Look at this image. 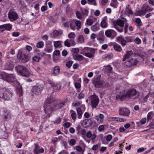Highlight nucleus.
<instances>
[{
  "instance_id": "f257e3e1",
  "label": "nucleus",
  "mask_w": 154,
  "mask_h": 154,
  "mask_svg": "<svg viewBox=\"0 0 154 154\" xmlns=\"http://www.w3.org/2000/svg\"><path fill=\"white\" fill-rule=\"evenodd\" d=\"M32 50L31 46L26 45L25 49H20L18 52V55L20 59L23 62H26L29 60L28 55L29 52Z\"/></svg>"
},
{
  "instance_id": "f03ea898",
  "label": "nucleus",
  "mask_w": 154,
  "mask_h": 154,
  "mask_svg": "<svg viewBox=\"0 0 154 154\" xmlns=\"http://www.w3.org/2000/svg\"><path fill=\"white\" fill-rule=\"evenodd\" d=\"M138 92L134 89L132 88L127 91L124 94L118 95L116 96L117 100H123L125 99H130L137 94Z\"/></svg>"
},
{
  "instance_id": "7ed1b4c3",
  "label": "nucleus",
  "mask_w": 154,
  "mask_h": 154,
  "mask_svg": "<svg viewBox=\"0 0 154 154\" xmlns=\"http://www.w3.org/2000/svg\"><path fill=\"white\" fill-rule=\"evenodd\" d=\"M57 103V100L52 96L48 98L45 101L44 106V110L45 112L50 110L54 104Z\"/></svg>"
},
{
  "instance_id": "20e7f679",
  "label": "nucleus",
  "mask_w": 154,
  "mask_h": 154,
  "mask_svg": "<svg viewBox=\"0 0 154 154\" xmlns=\"http://www.w3.org/2000/svg\"><path fill=\"white\" fill-rule=\"evenodd\" d=\"M12 95L11 92L5 88H0V98L4 100L8 101L11 99Z\"/></svg>"
},
{
  "instance_id": "39448f33",
  "label": "nucleus",
  "mask_w": 154,
  "mask_h": 154,
  "mask_svg": "<svg viewBox=\"0 0 154 154\" xmlns=\"http://www.w3.org/2000/svg\"><path fill=\"white\" fill-rule=\"evenodd\" d=\"M0 79L10 82H15L16 80L13 74H9L1 71H0Z\"/></svg>"
},
{
  "instance_id": "423d86ee",
  "label": "nucleus",
  "mask_w": 154,
  "mask_h": 154,
  "mask_svg": "<svg viewBox=\"0 0 154 154\" xmlns=\"http://www.w3.org/2000/svg\"><path fill=\"white\" fill-rule=\"evenodd\" d=\"M43 89V86L41 85H37L34 86L32 89V91L33 93L32 95H33V94L36 95H39L41 94Z\"/></svg>"
},
{
  "instance_id": "0eeeda50",
  "label": "nucleus",
  "mask_w": 154,
  "mask_h": 154,
  "mask_svg": "<svg viewBox=\"0 0 154 154\" xmlns=\"http://www.w3.org/2000/svg\"><path fill=\"white\" fill-rule=\"evenodd\" d=\"M99 101L98 96L94 94L91 96V106L94 108H96Z\"/></svg>"
},
{
  "instance_id": "6e6552de",
  "label": "nucleus",
  "mask_w": 154,
  "mask_h": 154,
  "mask_svg": "<svg viewBox=\"0 0 154 154\" xmlns=\"http://www.w3.org/2000/svg\"><path fill=\"white\" fill-rule=\"evenodd\" d=\"M103 83V80H100V77L99 76L94 78L92 80V83L96 88L100 87Z\"/></svg>"
},
{
  "instance_id": "1a4fd4ad",
  "label": "nucleus",
  "mask_w": 154,
  "mask_h": 154,
  "mask_svg": "<svg viewBox=\"0 0 154 154\" xmlns=\"http://www.w3.org/2000/svg\"><path fill=\"white\" fill-rule=\"evenodd\" d=\"M119 113L121 116H128L130 114L129 109L126 107H122L119 109Z\"/></svg>"
},
{
  "instance_id": "9d476101",
  "label": "nucleus",
  "mask_w": 154,
  "mask_h": 154,
  "mask_svg": "<svg viewBox=\"0 0 154 154\" xmlns=\"http://www.w3.org/2000/svg\"><path fill=\"white\" fill-rule=\"evenodd\" d=\"M9 18L11 21H14L16 20L18 18L17 13L15 11H10L8 13Z\"/></svg>"
},
{
  "instance_id": "9b49d317",
  "label": "nucleus",
  "mask_w": 154,
  "mask_h": 154,
  "mask_svg": "<svg viewBox=\"0 0 154 154\" xmlns=\"http://www.w3.org/2000/svg\"><path fill=\"white\" fill-rule=\"evenodd\" d=\"M4 67V69L6 70H12L14 67L13 61L11 60L8 61L5 64Z\"/></svg>"
},
{
  "instance_id": "f8f14e48",
  "label": "nucleus",
  "mask_w": 154,
  "mask_h": 154,
  "mask_svg": "<svg viewBox=\"0 0 154 154\" xmlns=\"http://www.w3.org/2000/svg\"><path fill=\"white\" fill-rule=\"evenodd\" d=\"M93 124V122L91 119H87L84 120L82 123V126L84 128L91 126Z\"/></svg>"
},
{
  "instance_id": "ddd939ff",
  "label": "nucleus",
  "mask_w": 154,
  "mask_h": 154,
  "mask_svg": "<svg viewBox=\"0 0 154 154\" xmlns=\"http://www.w3.org/2000/svg\"><path fill=\"white\" fill-rule=\"evenodd\" d=\"M48 83L52 87H54L56 90L60 89L61 87V84L60 83L54 82L51 80H48Z\"/></svg>"
},
{
  "instance_id": "4468645a",
  "label": "nucleus",
  "mask_w": 154,
  "mask_h": 154,
  "mask_svg": "<svg viewBox=\"0 0 154 154\" xmlns=\"http://www.w3.org/2000/svg\"><path fill=\"white\" fill-rule=\"evenodd\" d=\"M12 29V25L8 23L0 25V29H3L0 30L1 32H3L5 30L9 31Z\"/></svg>"
},
{
  "instance_id": "2eb2a0df",
  "label": "nucleus",
  "mask_w": 154,
  "mask_h": 154,
  "mask_svg": "<svg viewBox=\"0 0 154 154\" xmlns=\"http://www.w3.org/2000/svg\"><path fill=\"white\" fill-rule=\"evenodd\" d=\"M2 116L5 120L7 121L11 118L12 115L8 111L5 109L3 111Z\"/></svg>"
},
{
  "instance_id": "dca6fc26",
  "label": "nucleus",
  "mask_w": 154,
  "mask_h": 154,
  "mask_svg": "<svg viewBox=\"0 0 154 154\" xmlns=\"http://www.w3.org/2000/svg\"><path fill=\"white\" fill-rule=\"evenodd\" d=\"M126 21L127 20L125 18L122 17L121 19L117 20L116 23H114V24H115L116 26L118 25L121 27H123L125 22H126Z\"/></svg>"
},
{
  "instance_id": "f3484780",
  "label": "nucleus",
  "mask_w": 154,
  "mask_h": 154,
  "mask_svg": "<svg viewBox=\"0 0 154 154\" xmlns=\"http://www.w3.org/2000/svg\"><path fill=\"white\" fill-rule=\"evenodd\" d=\"M63 107L62 106L60 105V103H59L58 100H57V103L56 104H54L53 106L51 107V108L50 110H55L57 109H60Z\"/></svg>"
},
{
  "instance_id": "a211bd4d",
  "label": "nucleus",
  "mask_w": 154,
  "mask_h": 154,
  "mask_svg": "<svg viewBox=\"0 0 154 154\" xmlns=\"http://www.w3.org/2000/svg\"><path fill=\"white\" fill-rule=\"evenodd\" d=\"M103 118L104 116L101 114H100L99 116H95L94 117V118L97 120V122L99 124L102 123Z\"/></svg>"
},
{
  "instance_id": "6ab92c4d",
  "label": "nucleus",
  "mask_w": 154,
  "mask_h": 154,
  "mask_svg": "<svg viewBox=\"0 0 154 154\" xmlns=\"http://www.w3.org/2000/svg\"><path fill=\"white\" fill-rule=\"evenodd\" d=\"M60 72V67L59 66H56L54 68L52 73L54 76H57L59 74Z\"/></svg>"
},
{
  "instance_id": "aec40b11",
  "label": "nucleus",
  "mask_w": 154,
  "mask_h": 154,
  "mask_svg": "<svg viewBox=\"0 0 154 154\" xmlns=\"http://www.w3.org/2000/svg\"><path fill=\"white\" fill-rule=\"evenodd\" d=\"M133 54V52L132 51H128L126 52V54H125L124 57L123 59V61H124L127 59H128L131 58V56Z\"/></svg>"
},
{
  "instance_id": "412c9836",
  "label": "nucleus",
  "mask_w": 154,
  "mask_h": 154,
  "mask_svg": "<svg viewBox=\"0 0 154 154\" xmlns=\"http://www.w3.org/2000/svg\"><path fill=\"white\" fill-rule=\"evenodd\" d=\"M87 137L90 139L92 140H94L96 137V135L95 134H92L90 131H89L86 133Z\"/></svg>"
},
{
  "instance_id": "4be33fe9",
  "label": "nucleus",
  "mask_w": 154,
  "mask_h": 154,
  "mask_svg": "<svg viewBox=\"0 0 154 154\" xmlns=\"http://www.w3.org/2000/svg\"><path fill=\"white\" fill-rule=\"evenodd\" d=\"M42 57V55L40 53L37 54L34 56L32 59L33 61L38 62L39 61V59Z\"/></svg>"
},
{
  "instance_id": "5701e85b",
  "label": "nucleus",
  "mask_w": 154,
  "mask_h": 154,
  "mask_svg": "<svg viewBox=\"0 0 154 154\" xmlns=\"http://www.w3.org/2000/svg\"><path fill=\"white\" fill-rule=\"evenodd\" d=\"M73 58L78 61H81L83 59V57L81 55L78 54H75L73 55Z\"/></svg>"
},
{
  "instance_id": "b1692460",
  "label": "nucleus",
  "mask_w": 154,
  "mask_h": 154,
  "mask_svg": "<svg viewBox=\"0 0 154 154\" xmlns=\"http://www.w3.org/2000/svg\"><path fill=\"white\" fill-rule=\"evenodd\" d=\"M116 33V32L112 29H108L106 31L105 34L108 37L111 36L112 34Z\"/></svg>"
},
{
  "instance_id": "393cba45",
  "label": "nucleus",
  "mask_w": 154,
  "mask_h": 154,
  "mask_svg": "<svg viewBox=\"0 0 154 154\" xmlns=\"http://www.w3.org/2000/svg\"><path fill=\"white\" fill-rule=\"evenodd\" d=\"M15 68L17 70V72L21 75L22 72L23 71L24 69H25L26 68L23 66L18 65L16 66Z\"/></svg>"
},
{
  "instance_id": "a878e982",
  "label": "nucleus",
  "mask_w": 154,
  "mask_h": 154,
  "mask_svg": "<svg viewBox=\"0 0 154 154\" xmlns=\"http://www.w3.org/2000/svg\"><path fill=\"white\" fill-rule=\"evenodd\" d=\"M21 75L23 76L29 77L30 76V74L28 70L26 68L24 69L23 71L22 72Z\"/></svg>"
},
{
  "instance_id": "bb28decb",
  "label": "nucleus",
  "mask_w": 154,
  "mask_h": 154,
  "mask_svg": "<svg viewBox=\"0 0 154 154\" xmlns=\"http://www.w3.org/2000/svg\"><path fill=\"white\" fill-rule=\"evenodd\" d=\"M99 24L98 23H97L94 25L92 26L91 29L93 32H96L99 29Z\"/></svg>"
},
{
  "instance_id": "cd10ccee",
  "label": "nucleus",
  "mask_w": 154,
  "mask_h": 154,
  "mask_svg": "<svg viewBox=\"0 0 154 154\" xmlns=\"http://www.w3.org/2000/svg\"><path fill=\"white\" fill-rule=\"evenodd\" d=\"M117 40L118 42L120 43L123 46L126 45L127 41L121 37H119L117 38Z\"/></svg>"
},
{
  "instance_id": "c85d7f7f",
  "label": "nucleus",
  "mask_w": 154,
  "mask_h": 154,
  "mask_svg": "<svg viewBox=\"0 0 154 154\" xmlns=\"http://www.w3.org/2000/svg\"><path fill=\"white\" fill-rule=\"evenodd\" d=\"M63 31L62 30H60L59 31L56 30H54L53 32V37H56L58 36L60 34H62Z\"/></svg>"
},
{
  "instance_id": "c756f323",
  "label": "nucleus",
  "mask_w": 154,
  "mask_h": 154,
  "mask_svg": "<svg viewBox=\"0 0 154 154\" xmlns=\"http://www.w3.org/2000/svg\"><path fill=\"white\" fill-rule=\"evenodd\" d=\"M114 49L118 52H120L122 51V48L121 46L119 44H116L113 46Z\"/></svg>"
},
{
  "instance_id": "7c9ffc66",
  "label": "nucleus",
  "mask_w": 154,
  "mask_h": 154,
  "mask_svg": "<svg viewBox=\"0 0 154 154\" xmlns=\"http://www.w3.org/2000/svg\"><path fill=\"white\" fill-rule=\"evenodd\" d=\"M35 148L33 150L35 154H38V151H39V147L38 144L37 143H35Z\"/></svg>"
},
{
  "instance_id": "2f4dec72",
  "label": "nucleus",
  "mask_w": 154,
  "mask_h": 154,
  "mask_svg": "<svg viewBox=\"0 0 154 154\" xmlns=\"http://www.w3.org/2000/svg\"><path fill=\"white\" fill-rule=\"evenodd\" d=\"M76 150L79 152H80L79 154H83L84 150L80 146H78L75 147Z\"/></svg>"
},
{
  "instance_id": "473e14b6",
  "label": "nucleus",
  "mask_w": 154,
  "mask_h": 154,
  "mask_svg": "<svg viewBox=\"0 0 154 154\" xmlns=\"http://www.w3.org/2000/svg\"><path fill=\"white\" fill-rule=\"evenodd\" d=\"M75 25L77 26V30H79L81 28V22L79 20H77L75 22Z\"/></svg>"
},
{
  "instance_id": "72a5a7b5",
  "label": "nucleus",
  "mask_w": 154,
  "mask_h": 154,
  "mask_svg": "<svg viewBox=\"0 0 154 154\" xmlns=\"http://www.w3.org/2000/svg\"><path fill=\"white\" fill-rule=\"evenodd\" d=\"M77 111L78 114V117L79 119H80L82 118V112L81 109L80 108H78L77 109Z\"/></svg>"
},
{
  "instance_id": "f704fd0d",
  "label": "nucleus",
  "mask_w": 154,
  "mask_h": 154,
  "mask_svg": "<svg viewBox=\"0 0 154 154\" xmlns=\"http://www.w3.org/2000/svg\"><path fill=\"white\" fill-rule=\"evenodd\" d=\"M110 5L114 8H116L118 5V2L117 1H112Z\"/></svg>"
},
{
  "instance_id": "c9c22d12",
  "label": "nucleus",
  "mask_w": 154,
  "mask_h": 154,
  "mask_svg": "<svg viewBox=\"0 0 154 154\" xmlns=\"http://www.w3.org/2000/svg\"><path fill=\"white\" fill-rule=\"evenodd\" d=\"M100 25L102 28H106L107 27V24L105 19L102 20L101 22Z\"/></svg>"
},
{
  "instance_id": "e433bc0d",
  "label": "nucleus",
  "mask_w": 154,
  "mask_h": 154,
  "mask_svg": "<svg viewBox=\"0 0 154 154\" xmlns=\"http://www.w3.org/2000/svg\"><path fill=\"white\" fill-rule=\"evenodd\" d=\"M70 112H72L71 115L72 119L74 120H75L76 118L77 115L76 113L72 110H71Z\"/></svg>"
},
{
  "instance_id": "4c0bfd02",
  "label": "nucleus",
  "mask_w": 154,
  "mask_h": 154,
  "mask_svg": "<svg viewBox=\"0 0 154 154\" xmlns=\"http://www.w3.org/2000/svg\"><path fill=\"white\" fill-rule=\"evenodd\" d=\"M69 26L71 29L74 30H75V21H70Z\"/></svg>"
},
{
  "instance_id": "58836bf2",
  "label": "nucleus",
  "mask_w": 154,
  "mask_h": 154,
  "mask_svg": "<svg viewBox=\"0 0 154 154\" xmlns=\"http://www.w3.org/2000/svg\"><path fill=\"white\" fill-rule=\"evenodd\" d=\"M44 46V42L42 41L38 42L36 44V46L38 48H42Z\"/></svg>"
},
{
  "instance_id": "ea45409f",
  "label": "nucleus",
  "mask_w": 154,
  "mask_h": 154,
  "mask_svg": "<svg viewBox=\"0 0 154 154\" xmlns=\"http://www.w3.org/2000/svg\"><path fill=\"white\" fill-rule=\"evenodd\" d=\"M81 103V102L78 101H75L72 102V105L74 106H76L80 105Z\"/></svg>"
},
{
  "instance_id": "a19ab883",
  "label": "nucleus",
  "mask_w": 154,
  "mask_h": 154,
  "mask_svg": "<svg viewBox=\"0 0 154 154\" xmlns=\"http://www.w3.org/2000/svg\"><path fill=\"white\" fill-rule=\"evenodd\" d=\"M17 92L18 94L20 96H22L23 94V91L21 88H19L17 89Z\"/></svg>"
},
{
  "instance_id": "79ce46f5",
  "label": "nucleus",
  "mask_w": 154,
  "mask_h": 154,
  "mask_svg": "<svg viewBox=\"0 0 154 154\" xmlns=\"http://www.w3.org/2000/svg\"><path fill=\"white\" fill-rule=\"evenodd\" d=\"M81 13L83 15H87L88 13V11L87 9H82Z\"/></svg>"
},
{
  "instance_id": "37998d69",
  "label": "nucleus",
  "mask_w": 154,
  "mask_h": 154,
  "mask_svg": "<svg viewBox=\"0 0 154 154\" xmlns=\"http://www.w3.org/2000/svg\"><path fill=\"white\" fill-rule=\"evenodd\" d=\"M61 44V42L60 41L54 42V46L56 48H57Z\"/></svg>"
},
{
  "instance_id": "c03bdc74",
  "label": "nucleus",
  "mask_w": 154,
  "mask_h": 154,
  "mask_svg": "<svg viewBox=\"0 0 154 154\" xmlns=\"http://www.w3.org/2000/svg\"><path fill=\"white\" fill-rule=\"evenodd\" d=\"M76 15L78 18L80 19L82 18V15L79 11H77L76 13Z\"/></svg>"
},
{
  "instance_id": "a18cd8bd",
  "label": "nucleus",
  "mask_w": 154,
  "mask_h": 154,
  "mask_svg": "<svg viewBox=\"0 0 154 154\" xmlns=\"http://www.w3.org/2000/svg\"><path fill=\"white\" fill-rule=\"evenodd\" d=\"M125 12V13L128 15L132 14V11L129 8H126Z\"/></svg>"
},
{
  "instance_id": "49530a36",
  "label": "nucleus",
  "mask_w": 154,
  "mask_h": 154,
  "mask_svg": "<svg viewBox=\"0 0 154 154\" xmlns=\"http://www.w3.org/2000/svg\"><path fill=\"white\" fill-rule=\"evenodd\" d=\"M61 119L60 118L58 117L55 121H54V123L56 124H58L61 122Z\"/></svg>"
},
{
  "instance_id": "de8ad7c7",
  "label": "nucleus",
  "mask_w": 154,
  "mask_h": 154,
  "mask_svg": "<svg viewBox=\"0 0 154 154\" xmlns=\"http://www.w3.org/2000/svg\"><path fill=\"white\" fill-rule=\"evenodd\" d=\"M67 100H68L67 99H65L62 101H59V103H60V105L63 106L65 104V103L67 102Z\"/></svg>"
},
{
  "instance_id": "09e8293b",
  "label": "nucleus",
  "mask_w": 154,
  "mask_h": 154,
  "mask_svg": "<svg viewBox=\"0 0 154 154\" xmlns=\"http://www.w3.org/2000/svg\"><path fill=\"white\" fill-rule=\"evenodd\" d=\"M76 143V141L75 140L73 139H71L69 143V145L70 146H73Z\"/></svg>"
},
{
  "instance_id": "8fccbe9b",
  "label": "nucleus",
  "mask_w": 154,
  "mask_h": 154,
  "mask_svg": "<svg viewBox=\"0 0 154 154\" xmlns=\"http://www.w3.org/2000/svg\"><path fill=\"white\" fill-rule=\"evenodd\" d=\"M85 48V50H87V51H88L89 50L91 54H94L95 53V50L94 48Z\"/></svg>"
},
{
  "instance_id": "3c124183",
  "label": "nucleus",
  "mask_w": 154,
  "mask_h": 154,
  "mask_svg": "<svg viewBox=\"0 0 154 154\" xmlns=\"http://www.w3.org/2000/svg\"><path fill=\"white\" fill-rule=\"evenodd\" d=\"M70 40H69L70 41ZM69 40L67 39L64 42V45L65 46L68 47H70L71 46L70 43L69 42Z\"/></svg>"
},
{
  "instance_id": "603ef678",
  "label": "nucleus",
  "mask_w": 154,
  "mask_h": 154,
  "mask_svg": "<svg viewBox=\"0 0 154 154\" xmlns=\"http://www.w3.org/2000/svg\"><path fill=\"white\" fill-rule=\"evenodd\" d=\"M136 22L138 26L140 28V27L141 24H140L141 21L140 19L137 18L136 20Z\"/></svg>"
},
{
  "instance_id": "864d4df0",
  "label": "nucleus",
  "mask_w": 154,
  "mask_h": 154,
  "mask_svg": "<svg viewBox=\"0 0 154 154\" xmlns=\"http://www.w3.org/2000/svg\"><path fill=\"white\" fill-rule=\"evenodd\" d=\"M125 38L127 41V42H132L133 39L130 36H127L125 37Z\"/></svg>"
},
{
  "instance_id": "5fc2aeb1",
  "label": "nucleus",
  "mask_w": 154,
  "mask_h": 154,
  "mask_svg": "<svg viewBox=\"0 0 154 154\" xmlns=\"http://www.w3.org/2000/svg\"><path fill=\"white\" fill-rule=\"evenodd\" d=\"M106 69L109 72H111L112 71V68L110 65H108L106 67Z\"/></svg>"
},
{
  "instance_id": "6e6d98bb",
  "label": "nucleus",
  "mask_w": 154,
  "mask_h": 154,
  "mask_svg": "<svg viewBox=\"0 0 154 154\" xmlns=\"http://www.w3.org/2000/svg\"><path fill=\"white\" fill-rule=\"evenodd\" d=\"M85 55L89 58H91L94 56V54L89 52L85 53Z\"/></svg>"
},
{
  "instance_id": "4d7b16f0",
  "label": "nucleus",
  "mask_w": 154,
  "mask_h": 154,
  "mask_svg": "<svg viewBox=\"0 0 154 154\" xmlns=\"http://www.w3.org/2000/svg\"><path fill=\"white\" fill-rule=\"evenodd\" d=\"M149 7L148 6V5H143V9L144 10V11H146V12H147V11L149 10Z\"/></svg>"
},
{
  "instance_id": "13d9d810",
  "label": "nucleus",
  "mask_w": 154,
  "mask_h": 154,
  "mask_svg": "<svg viewBox=\"0 0 154 154\" xmlns=\"http://www.w3.org/2000/svg\"><path fill=\"white\" fill-rule=\"evenodd\" d=\"M73 62L72 61H69L66 62V65L67 67L70 68Z\"/></svg>"
},
{
  "instance_id": "bf43d9fd",
  "label": "nucleus",
  "mask_w": 154,
  "mask_h": 154,
  "mask_svg": "<svg viewBox=\"0 0 154 154\" xmlns=\"http://www.w3.org/2000/svg\"><path fill=\"white\" fill-rule=\"evenodd\" d=\"M146 13V11H144L143 9L139 11L138 12V14L140 15H143V14H145Z\"/></svg>"
},
{
  "instance_id": "052dcab7",
  "label": "nucleus",
  "mask_w": 154,
  "mask_h": 154,
  "mask_svg": "<svg viewBox=\"0 0 154 154\" xmlns=\"http://www.w3.org/2000/svg\"><path fill=\"white\" fill-rule=\"evenodd\" d=\"M68 36L70 38H73L75 37V34L74 32H70L68 34Z\"/></svg>"
},
{
  "instance_id": "680f3d73",
  "label": "nucleus",
  "mask_w": 154,
  "mask_h": 154,
  "mask_svg": "<svg viewBox=\"0 0 154 154\" xmlns=\"http://www.w3.org/2000/svg\"><path fill=\"white\" fill-rule=\"evenodd\" d=\"M79 40L80 43H82L84 41L83 36L82 35H80L79 37Z\"/></svg>"
},
{
  "instance_id": "e2e57ef3",
  "label": "nucleus",
  "mask_w": 154,
  "mask_h": 154,
  "mask_svg": "<svg viewBox=\"0 0 154 154\" xmlns=\"http://www.w3.org/2000/svg\"><path fill=\"white\" fill-rule=\"evenodd\" d=\"M72 51L74 53H77L79 52V49L78 48H74L72 49Z\"/></svg>"
},
{
  "instance_id": "0e129e2a",
  "label": "nucleus",
  "mask_w": 154,
  "mask_h": 154,
  "mask_svg": "<svg viewBox=\"0 0 154 154\" xmlns=\"http://www.w3.org/2000/svg\"><path fill=\"white\" fill-rule=\"evenodd\" d=\"M103 84H102V86L103 87H108L109 86V83L106 82H105L103 80Z\"/></svg>"
},
{
  "instance_id": "69168bd1",
  "label": "nucleus",
  "mask_w": 154,
  "mask_h": 154,
  "mask_svg": "<svg viewBox=\"0 0 154 154\" xmlns=\"http://www.w3.org/2000/svg\"><path fill=\"white\" fill-rule=\"evenodd\" d=\"M152 114V113L151 112L148 113L147 116V119L148 121H149L152 119V117L151 116Z\"/></svg>"
},
{
  "instance_id": "338daca9",
  "label": "nucleus",
  "mask_w": 154,
  "mask_h": 154,
  "mask_svg": "<svg viewBox=\"0 0 154 154\" xmlns=\"http://www.w3.org/2000/svg\"><path fill=\"white\" fill-rule=\"evenodd\" d=\"M118 117H111L109 118L110 120L112 121H117Z\"/></svg>"
},
{
  "instance_id": "774afa93",
  "label": "nucleus",
  "mask_w": 154,
  "mask_h": 154,
  "mask_svg": "<svg viewBox=\"0 0 154 154\" xmlns=\"http://www.w3.org/2000/svg\"><path fill=\"white\" fill-rule=\"evenodd\" d=\"M104 128V125H101L99 126L98 128V130L100 131H102Z\"/></svg>"
}]
</instances>
